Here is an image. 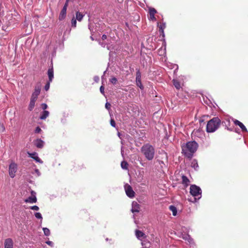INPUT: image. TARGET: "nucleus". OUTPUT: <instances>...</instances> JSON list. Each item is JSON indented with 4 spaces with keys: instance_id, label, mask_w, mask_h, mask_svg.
I'll use <instances>...</instances> for the list:
<instances>
[{
    "instance_id": "nucleus-1",
    "label": "nucleus",
    "mask_w": 248,
    "mask_h": 248,
    "mask_svg": "<svg viewBox=\"0 0 248 248\" xmlns=\"http://www.w3.org/2000/svg\"><path fill=\"white\" fill-rule=\"evenodd\" d=\"M198 143L195 141H189L182 146V153L188 158H191L193 154L197 151Z\"/></svg>"
},
{
    "instance_id": "nucleus-2",
    "label": "nucleus",
    "mask_w": 248,
    "mask_h": 248,
    "mask_svg": "<svg viewBox=\"0 0 248 248\" xmlns=\"http://www.w3.org/2000/svg\"><path fill=\"white\" fill-rule=\"evenodd\" d=\"M141 152L145 157L148 160H152L155 156L154 147L149 143L143 145L141 148Z\"/></svg>"
},
{
    "instance_id": "nucleus-3",
    "label": "nucleus",
    "mask_w": 248,
    "mask_h": 248,
    "mask_svg": "<svg viewBox=\"0 0 248 248\" xmlns=\"http://www.w3.org/2000/svg\"><path fill=\"white\" fill-rule=\"evenodd\" d=\"M190 193L193 197V198L188 199L189 202H197L202 198V189L199 186L195 185H192L190 186Z\"/></svg>"
},
{
    "instance_id": "nucleus-4",
    "label": "nucleus",
    "mask_w": 248,
    "mask_h": 248,
    "mask_svg": "<svg viewBox=\"0 0 248 248\" xmlns=\"http://www.w3.org/2000/svg\"><path fill=\"white\" fill-rule=\"evenodd\" d=\"M177 233L179 236L183 239L187 241L190 245L193 243V239L190 237L186 232V228L183 227L180 230H177Z\"/></svg>"
},
{
    "instance_id": "nucleus-5",
    "label": "nucleus",
    "mask_w": 248,
    "mask_h": 248,
    "mask_svg": "<svg viewBox=\"0 0 248 248\" xmlns=\"http://www.w3.org/2000/svg\"><path fill=\"white\" fill-rule=\"evenodd\" d=\"M217 129V117H214L208 121L206 125V131L208 133L215 132Z\"/></svg>"
},
{
    "instance_id": "nucleus-6",
    "label": "nucleus",
    "mask_w": 248,
    "mask_h": 248,
    "mask_svg": "<svg viewBox=\"0 0 248 248\" xmlns=\"http://www.w3.org/2000/svg\"><path fill=\"white\" fill-rule=\"evenodd\" d=\"M17 165L15 162L11 163L9 166V174L11 178L15 177L17 171Z\"/></svg>"
},
{
    "instance_id": "nucleus-7",
    "label": "nucleus",
    "mask_w": 248,
    "mask_h": 248,
    "mask_svg": "<svg viewBox=\"0 0 248 248\" xmlns=\"http://www.w3.org/2000/svg\"><path fill=\"white\" fill-rule=\"evenodd\" d=\"M124 190L126 195L130 198H133L135 196V192L133 191L132 187L128 184H125L124 185Z\"/></svg>"
},
{
    "instance_id": "nucleus-8",
    "label": "nucleus",
    "mask_w": 248,
    "mask_h": 248,
    "mask_svg": "<svg viewBox=\"0 0 248 248\" xmlns=\"http://www.w3.org/2000/svg\"><path fill=\"white\" fill-rule=\"evenodd\" d=\"M136 82L137 86H138L141 89H143V86L141 81V73L140 70H138L136 72Z\"/></svg>"
},
{
    "instance_id": "nucleus-9",
    "label": "nucleus",
    "mask_w": 248,
    "mask_h": 248,
    "mask_svg": "<svg viewBox=\"0 0 248 248\" xmlns=\"http://www.w3.org/2000/svg\"><path fill=\"white\" fill-rule=\"evenodd\" d=\"M29 156L35 160L37 162L42 164L43 162L41 160V159L38 157V154L36 152H33L32 153L28 152L27 153Z\"/></svg>"
},
{
    "instance_id": "nucleus-10",
    "label": "nucleus",
    "mask_w": 248,
    "mask_h": 248,
    "mask_svg": "<svg viewBox=\"0 0 248 248\" xmlns=\"http://www.w3.org/2000/svg\"><path fill=\"white\" fill-rule=\"evenodd\" d=\"M41 91V88L40 86H36L35 88L34 92L32 93L31 99L36 100L38 96L39 95Z\"/></svg>"
},
{
    "instance_id": "nucleus-11",
    "label": "nucleus",
    "mask_w": 248,
    "mask_h": 248,
    "mask_svg": "<svg viewBox=\"0 0 248 248\" xmlns=\"http://www.w3.org/2000/svg\"><path fill=\"white\" fill-rule=\"evenodd\" d=\"M234 124L236 125H238L240 128L241 129L242 132H247L248 130L246 126L244 125V124L240 122L239 121L237 120H233Z\"/></svg>"
},
{
    "instance_id": "nucleus-12",
    "label": "nucleus",
    "mask_w": 248,
    "mask_h": 248,
    "mask_svg": "<svg viewBox=\"0 0 248 248\" xmlns=\"http://www.w3.org/2000/svg\"><path fill=\"white\" fill-rule=\"evenodd\" d=\"M140 208V206L136 202H132L131 211L133 213L139 212Z\"/></svg>"
},
{
    "instance_id": "nucleus-13",
    "label": "nucleus",
    "mask_w": 248,
    "mask_h": 248,
    "mask_svg": "<svg viewBox=\"0 0 248 248\" xmlns=\"http://www.w3.org/2000/svg\"><path fill=\"white\" fill-rule=\"evenodd\" d=\"M14 243L11 238H7L4 241V248H13Z\"/></svg>"
},
{
    "instance_id": "nucleus-14",
    "label": "nucleus",
    "mask_w": 248,
    "mask_h": 248,
    "mask_svg": "<svg viewBox=\"0 0 248 248\" xmlns=\"http://www.w3.org/2000/svg\"><path fill=\"white\" fill-rule=\"evenodd\" d=\"M150 19L151 20L155 21L156 18L155 16V14L156 13V10L154 8H150L149 9Z\"/></svg>"
},
{
    "instance_id": "nucleus-15",
    "label": "nucleus",
    "mask_w": 248,
    "mask_h": 248,
    "mask_svg": "<svg viewBox=\"0 0 248 248\" xmlns=\"http://www.w3.org/2000/svg\"><path fill=\"white\" fill-rule=\"evenodd\" d=\"M157 25L159 28V32L160 33V34L162 35L163 37L165 36V33H164V29L166 28V23H162L159 24V23H157Z\"/></svg>"
},
{
    "instance_id": "nucleus-16",
    "label": "nucleus",
    "mask_w": 248,
    "mask_h": 248,
    "mask_svg": "<svg viewBox=\"0 0 248 248\" xmlns=\"http://www.w3.org/2000/svg\"><path fill=\"white\" fill-rule=\"evenodd\" d=\"M37 202V198L35 195L33 196H30L28 198L25 200V202L26 203H36Z\"/></svg>"
},
{
    "instance_id": "nucleus-17",
    "label": "nucleus",
    "mask_w": 248,
    "mask_h": 248,
    "mask_svg": "<svg viewBox=\"0 0 248 248\" xmlns=\"http://www.w3.org/2000/svg\"><path fill=\"white\" fill-rule=\"evenodd\" d=\"M47 75L49 82H51L54 77V72L53 67L49 68L47 71Z\"/></svg>"
},
{
    "instance_id": "nucleus-18",
    "label": "nucleus",
    "mask_w": 248,
    "mask_h": 248,
    "mask_svg": "<svg viewBox=\"0 0 248 248\" xmlns=\"http://www.w3.org/2000/svg\"><path fill=\"white\" fill-rule=\"evenodd\" d=\"M44 144V141L41 139H37L35 141V146L39 148H43Z\"/></svg>"
},
{
    "instance_id": "nucleus-19",
    "label": "nucleus",
    "mask_w": 248,
    "mask_h": 248,
    "mask_svg": "<svg viewBox=\"0 0 248 248\" xmlns=\"http://www.w3.org/2000/svg\"><path fill=\"white\" fill-rule=\"evenodd\" d=\"M66 10L67 9H65V8H62L59 15V20H62L64 19L66 15Z\"/></svg>"
},
{
    "instance_id": "nucleus-20",
    "label": "nucleus",
    "mask_w": 248,
    "mask_h": 248,
    "mask_svg": "<svg viewBox=\"0 0 248 248\" xmlns=\"http://www.w3.org/2000/svg\"><path fill=\"white\" fill-rule=\"evenodd\" d=\"M49 112L47 110H44L40 116L41 120H45L49 115Z\"/></svg>"
},
{
    "instance_id": "nucleus-21",
    "label": "nucleus",
    "mask_w": 248,
    "mask_h": 248,
    "mask_svg": "<svg viewBox=\"0 0 248 248\" xmlns=\"http://www.w3.org/2000/svg\"><path fill=\"white\" fill-rule=\"evenodd\" d=\"M169 209L172 212L173 216H176L177 215V209L175 206L172 205H170L169 206Z\"/></svg>"
},
{
    "instance_id": "nucleus-22",
    "label": "nucleus",
    "mask_w": 248,
    "mask_h": 248,
    "mask_svg": "<svg viewBox=\"0 0 248 248\" xmlns=\"http://www.w3.org/2000/svg\"><path fill=\"white\" fill-rule=\"evenodd\" d=\"M182 179L183 184L184 185L186 186H187L189 185V179L187 178L186 176L184 175L182 176Z\"/></svg>"
},
{
    "instance_id": "nucleus-23",
    "label": "nucleus",
    "mask_w": 248,
    "mask_h": 248,
    "mask_svg": "<svg viewBox=\"0 0 248 248\" xmlns=\"http://www.w3.org/2000/svg\"><path fill=\"white\" fill-rule=\"evenodd\" d=\"M36 101V100L32 99L31 98V101H30V104L29 106V109L30 111L32 110L33 109V108H34Z\"/></svg>"
},
{
    "instance_id": "nucleus-24",
    "label": "nucleus",
    "mask_w": 248,
    "mask_h": 248,
    "mask_svg": "<svg viewBox=\"0 0 248 248\" xmlns=\"http://www.w3.org/2000/svg\"><path fill=\"white\" fill-rule=\"evenodd\" d=\"M191 167L196 170L198 169V168H199V165L198 164V162L196 160L194 159L192 161L191 163Z\"/></svg>"
},
{
    "instance_id": "nucleus-25",
    "label": "nucleus",
    "mask_w": 248,
    "mask_h": 248,
    "mask_svg": "<svg viewBox=\"0 0 248 248\" xmlns=\"http://www.w3.org/2000/svg\"><path fill=\"white\" fill-rule=\"evenodd\" d=\"M83 16L84 15L82 13H81L79 11L77 12L76 19L78 20V21H81Z\"/></svg>"
},
{
    "instance_id": "nucleus-26",
    "label": "nucleus",
    "mask_w": 248,
    "mask_h": 248,
    "mask_svg": "<svg viewBox=\"0 0 248 248\" xmlns=\"http://www.w3.org/2000/svg\"><path fill=\"white\" fill-rule=\"evenodd\" d=\"M173 84L177 89H180L181 88V84L177 79H174L173 80Z\"/></svg>"
},
{
    "instance_id": "nucleus-27",
    "label": "nucleus",
    "mask_w": 248,
    "mask_h": 248,
    "mask_svg": "<svg viewBox=\"0 0 248 248\" xmlns=\"http://www.w3.org/2000/svg\"><path fill=\"white\" fill-rule=\"evenodd\" d=\"M136 235L138 239H140L144 235V233L140 231L136 230Z\"/></svg>"
},
{
    "instance_id": "nucleus-28",
    "label": "nucleus",
    "mask_w": 248,
    "mask_h": 248,
    "mask_svg": "<svg viewBox=\"0 0 248 248\" xmlns=\"http://www.w3.org/2000/svg\"><path fill=\"white\" fill-rule=\"evenodd\" d=\"M224 124V125L227 127V129L230 131H233V128L232 127H229L228 126H230V121H226V122H224L223 124Z\"/></svg>"
},
{
    "instance_id": "nucleus-29",
    "label": "nucleus",
    "mask_w": 248,
    "mask_h": 248,
    "mask_svg": "<svg viewBox=\"0 0 248 248\" xmlns=\"http://www.w3.org/2000/svg\"><path fill=\"white\" fill-rule=\"evenodd\" d=\"M43 230L46 236H49L50 234V230L47 228H43Z\"/></svg>"
},
{
    "instance_id": "nucleus-30",
    "label": "nucleus",
    "mask_w": 248,
    "mask_h": 248,
    "mask_svg": "<svg viewBox=\"0 0 248 248\" xmlns=\"http://www.w3.org/2000/svg\"><path fill=\"white\" fill-rule=\"evenodd\" d=\"M127 166H128V164L126 161H123L121 162V167L123 169L127 170Z\"/></svg>"
},
{
    "instance_id": "nucleus-31",
    "label": "nucleus",
    "mask_w": 248,
    "mask_h": 248,
    "mask_svg": "<svg viewBox=\"0 0 248 248\" xmlns=\"http://www.w3.org/2000/svg\"><path fill=\"white\" fill-rule=\"evenodd\" d=\"M71 25L72 27H73L74 28L76 27L77 19L74 17H73L71 20Z\"/></svg>"
},
{
    "instance_id": "nucleus-32",
    "label": "nucleus",
    "mask_w": 248,
    "mask_h": 248,
    "mask_svg": "<svg viewBox=\"0 0 248 248\" xmlns=\"http://www.w3.org/2000/svg\"><path fill=\"white\" fill-rule=\"evenodd\" d=\"M109 81L113 84H116L117 81V79L115 77H112L109 79Z\"/></svg>"
},
{
    "instance_id": "nucleus-33",
    "label": "nucleus",
    "mask_w": 248,
    "mask_h": 248,
    "mask_svg": "<svg viewBox=\"0 0 248 248\" xmlns=\"http://www.w3.org/2000/svg\"><path fill=\"white\" fill-rule=\"evenodd\" d=\"M34 215H35V217L38 219H40L42 220L43 218L42 215L40 213H39V212L36 213H35Z\"/></svg>"
},
{
    "instance_id": "nucleus-34",
    "label": "nucleus",
    "mask_w": 248,
    "mask_h": 248,
    "mask_svg": "<svg viewBox=\"0 0 248 248\" xmlns=\"http://www.w3.org/2000/svg\"><path fill=\"white\" fill-rule=\"evenodd\" d=\"M30 208L31 209H32V210H36V211H38L39 209V207L38 206H37V205H33V206H30Z\"/></svg>"
},
{
    "instance_id": "nucleus-35",
    "label": "nucleus",
    "mask_w": 248,
    "mask_h": 248,
    "mask_svg": "<svg viewBox=\"0 0 248 248\" xmlns=\"http://www.w3.org/2000/svg\"><path fill=\"white\" fill-rule=\"evenodd\" d=\"M110 125L113 127H115V125H116V124H115V121L113 119H111L110 120Z\"/></svg>"
},
{
    "instance_id": "nucleus-36",
    "label": "nucleus",
    "mask_w": 248,
    "mask_h": 248,
    "mask_svg": "<svg viewBox=\"0 0 248 248\" xmlns=\"http://www.w3.org/2000/svg\"><path fill=\"white\" fill-rule=\"evenodd\" d=\"M51 82H49V81H48L47 83L46 84L45 86V89L46 90V91H47L49 88V87H50V83Z\"/></svg>"
},
{
    "instance_id": "nucleus-37",
    "label": "nucleus",
    "mask_w": 248,
    "mask_h": 248,
    "mask_svg": "<svg viewBox=\"0 0 248 248\" xmlns=\"http://www.w3.org/2000/svg\"><path fill=\"white\" fill-rule=\"evenodd\" d=\"M46 243L49 246H50L51 247H54V243L52 241H47L46 242Z\"/></svg>"
},
{
    "instance_id": "nucleus-38",
    "label": "nucleus",
    "mask_w": 248,
    "mask_h": 248,
    "mask_svg": "<svg viewBox=\"0 0 248 248\" xmlns=\"http://www.w3.org/2000/svg\"><path fill=\"white\" fill-rule=\"evenodd\" d=\"M41 106L42 109L44 110H46V109L47 108V105L46 103L42 104Z\"/></svg>"
},
{
    "instance_id": "nucleus-39",
    "label": "nucleus",
    "mask_w": 248,
    "mask_h": 248,
    "mask_svg": "<svg viewBox=\"0 0 248 248\" xmlns=\"http://www.w3.org/2000/svg\"><path fill=\"white\" fill-rule=\"evenodd\" d=\"M104 90H105V88L103 86H101L100 87V91L101 92V93L103 94L104 95L105 94V92H104Z\"/></svg>"
},
{
    "instance_id": "nucleus-40",
    "label": "nucleus",
    "mask_w": 248,
    "mask_h": 248,
    "mask_svg": "<svg viewBox=\"0 0 248 248\" xmlns=\"http://www.w3.org/2000/svg\"><path fill=\"white\" fill-rule=\"evenodd\" d=\"M41 131V129L39 127V126H37L35 130V132L36 133H40V132Z\"/></svg>"
},
{
    "instance_id": "nucleus-41",
    "label": "nucleus",
    "mask_w": 248,
    "mask_h": 248,
    "mask_svg": "<svg viewBox=\"0 0 248 248\" xmlns=\"http://www.w3.org/2000/svg\"><path fill=\"white\" fill-rule=\"evenodd\" d=\"M70 0H66V2L63 7V8H65V9H67V8L68 7V2L70 1Z\"/></svg>"
},
{
    "instance_id": "nucleus-42",
    "label": "nucleus",
    "mask_w": 248,
    "mask_h": 248,
    "mask_svg": "<svg viewBox=\"0 0 248 248\" xmlns=\"http://www.w3.org/2000/svg\"><path fill=\"white\" fill-rule=\"evenodd\" d=\"M105 107L107 109H109L110 108V104L109 103L107 102L105 104Z\"/></svg>"
},
{
    "instance_id": "nucleus-43",
    "label": "nucleus",
    "mask_w": 248,
    "mask_h": 248,
    "mask_svg": "<svg viewBox=\"0 0 248 248\" xmlns=\"http://www.w3.org/2000/svg\"><path fill=\"white\" fill-rule=\"evenodd\" d=\"M93 79L95 82H98L99 80V78L98 76H94L93 78Z\"/></svg>"
},
{
    "instance_id": "nucleus-44",
    "label": "nucleus",
    "mask_w": 248,
    "mask_h": 248,
    "mask_svg": "<svg viewBox=\"0 0 248 248\" xmlns=\"http://www.w3.org/2000/svg\"><path fill=\"white\" fill-rule=\"evenodd\" d=\"M159 55H162L165 53V49H161L159 50Z\"/></svg>"
},
{
    "instance_id": "nucleus-45",
    "label": "nucleus",
    "mask_w": 248,
    "mask_h": 248,
    "mask_svg": "<svg viewBox=\"0 0 248 248\" xmlns=\"http://www.w3.org/2000/svg\"><path fill=\"white\" fill-rule=\"evenodd\" d=\"M107 36L105 34H103L102 36V39L103 40H106L107 39Z\"/></svg>"
},
{
    "instance_id": "nucleus-46",
    "label": "nucleus",
    "mask_w": 248,
    "mask_h": 248,
    "mask_svg": "<svg viewBox=\"0 0 248 248\" xmlns=\"http://www.w3.org/2000/svg\"><path fill=\"white\" fill-rule=\"evenodd\" d=\"M233 128V130L235 132L237 133H239V129H238V128Z\"/></svg>"
},
{
    "instance_id": "nucleus-47",
    "label": "nucleus",
    "mask_w": 248,
    "mask_h": 248,
    "mask_svg": "<svg viewBox=\"0 0 248 248\" xmlns=\"http://www.w3.org/2000/svg\"><path fill=\"white\" fill-rule=\"evenodd\" d=\"M35 171L37 174L38 176H40V172L39 170L38 169H36L35 170Z\"/></svg>"
},
{
    "instance_id": "nucleus-48",
    "label": "nucleus",
    "mask_w": 248,
    "mask_h": 248,
    "mask_svg": "<svg viewBox=\"0 0 248 248\" xmlns=\"http://www.w3.org/2000/svg\"><path fill=\"white\" fill-rule=\"evenodd\" d=\"M99 44L103 47H105L106 46V44L103 42H99Z\"/></svg>"
},
{
    "instance_id": "nucleus-49",
    "label": "nucleus",
    "mask_w": 248,
    "mask_h": 248,
    "mask_svg": "<svg viewBox=\"0 0 248 248\" xmlns=\"http://www.w3.org/2000/svg\"><path fill=\"white\" fill-rule=\"evenodd\" d=\"M123 149H124V147H123V146H122V147H121V154H122V155L123 156H124V150H123Z\"/></svg>"
},
{
    "instance_id": "nucleus-50",
    "label": "nucleus",
    "mask_w": 248,
    "mask_h": 248,
    "mask_svg": "<svg viewBox=\"0 0 248 248\" xmlns=\"http://www.w3.org/2000/svg\"><path fill=\"white\" fill-rule=\"evenodd\" d=\"M31 196H33V195H35L36 193L34 191H31Z\"/></svg>"
},
{
    "instance_id": "nucleus-51",
    "label": "nucleus",
    "mask_w": 248,
    "mask_h": 248,
    "mask_svg": "<svg viewBox=\"0 0 248 248\" xmlns=\"http://www.w3.org/2000/svg\"><path fill=\"white\" fill-rule=\"evenodd\" d=\"M217 123H218V127L219 126V125H220V123H221V120L220 119H219L218 118V122H217Z\"/></svg>"
},
{
    "instance_id": "nucleus-52",
    "label": "nucleus",
    "mask_w": 248,
    "mask_h": 248,
    "mask_svg": "<svg viewBox=\"0 0 248 248\" xmlns=\"http://www.w3.org/2000/svg\"><path fill=\"white\" fill-rule=\"evenodd\" d=\"M107 49L108 50H110L111 49V47L110 46H109L108 45H107Z\"/></svg>"
},
{
    "instance_id": "nucleus-53",
    "label": "nucleus",
    "mask_w": 248,
    "mask_h": 248,
    "mask_svg": "<svg viewBox=\"0 0 248 248\" xmlns=\"http://www.w3.org/2000/svg\"><path fill=\"white\" fill-rule=\"evenodd\" d=\"M175 67H176L175 70H177L178 68V66L177 65H174L173 68H174Z\"/></svg>"
},
{
    "instance_id": "nucleus-54",
    "label": "nucleus",
    "mask_w": 248,
    "mask_h": 248,
    "mask_svg": "<svg viewBox=\"0 0 248 248\" xmlns=\"http://www.w3.org/2000/svg\"><path fill=\"white\" fill-rule=\"evenodd\" d=\"M159 164L161 165V164H164V162L162 161H159Z\"/></svg>"
},
{
    "instance_id": "nucleus-55",
    "label": "nucleus",
    "mask_w": 248,
    "mask_h": 248,
    "mask_svg": "<svg viewBox=\"0 0 248 248\" xmlns=\"http://www.w3.org/2000/svg\"><path fill=\"white\" fill-rule=\"evenodd\" d=\"M121 144H122V146H123L124 142H123V141L122 140H121Z\"/></svg>"
},
{
    "instance_id": "nucleus-56",
    "label": "nucleus",
    "mask_w": 248,
    "mask_h": 248,
    "mask_svg": "<svg viewBox=\"0 0 248 248\" xmlns=\"http://www.w3.org/2000/svg\"><path fill=\"white\" fill-rule=\"evenodd\" d=\"M118 136L120 137V138H121V137H120V133H118Z\"/></svg>"
}]
</instances>
